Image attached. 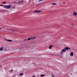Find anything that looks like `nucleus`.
Segmentation results:
<instances>
[{
    "mask_svg": "<svg viewBox=\"0 0 77 77\" xmlns=\"http://www.w3.org/2000/svg\"><path fill=\"white\" fill-rule=\"evenodd\" d=\"M20 3H22V2H23V1H20Z\"/></svg>",
    "mask_w": 77,
    "mask_h": 77,
    "instance_id": "b1692460",
    "label": "nucleus"
},
{
    "mask_svg": "<svg viewBox=\"0 0 77 77\" xmlns=\"http://www.w3.org/2000/svg\"><path fill=\"white\" fill-rule=\"evenodd\" d=\"M43 0H39V2H41L42 1H43Z\"/></svg>",
    "mask_w": 77,
    "mask_h": 77,
    "instance_id": "412c9836",
    "label": "nucleus"
},
{
    "mask_svg": "<svg viewBox=\"0 0 77 77\" xmlns=\"http://www.w3.org/2000/svg\"><path fill=\"white\" fill-rule=\"evenodd\" d=\"M4 48L3 47H2V48H0V51H3V49L2 48Z\"/></svg>",
    "mask_w": 77,
    "mask_h": 77,
    "instance_id": "1a4fd4ad",
    "label": "nucleus"
},
{
    "mask_svg": "<svg viewBox=\"0 0 77 77\" xmlns=\"http://www.w3.org/2000/svg\"><path fill=\"white\" fill-rule=\"evenodd\" d=\"M45 75H44V74H41V75H40V76L41 77H44V76Z\"/></svg>",
    "mask_w": 77,
    "mask_h": 77,
    "instance_id": "dca6fc26",
    "label": "nucleus"
},
{
    "mask_svg": "<svg viewBox=\"0 0 77 77\" xmlns=\"http://www.w3.org/2000/svg\"><path fill=\"white\" fill-rule=\"evenodd\" d=\"M6 3V2H3V4H4L5 3Z\"/></svg>",
    "mask_w": 77,
    "mask_h": 77,
    "instance_id": "4be33fe9",
    "label": "nucleus"
},
{
    "mask_svg": "<svg viewBox=\"0 0 77 77\" xmlns=\"http://www.w3.org/2000/svg\"><path fill=\"white\" fill-rule=\"evenodd\" d=\"M6 30H10V31H12V32H15V31H17V28L15 27H13L12 28V29H6Z\"/></svg>",
    "mask_w": 77,
    "mask_h": 77,
    "instance_id": "f03ea898",
    "label": "nucleus"
},
{
    "mask_svg": "<svg viewBox=\"0 0 77 77\" xmlns=\"http://www.w3.org/2000/svg\"><path fill=\"white\" fill-rule=\"evenodd\" d=\"M14 3H15V4H16V3H17V2H16V1H14Z\"/></svg>",
    "mask_w": 77,
    "mask_h": 77,
    "instance_id": "aec40b11",
    "label": "nucleus"
},
{
    "mask_svg": "<svg viewBox=\"0 0 77 77\" xmlns=\"http://www.w3.org/2000/svg\"><path fill=\"white\" fill-rule=\"evenodd\" d=\"M11 5H7L6 9H8L10 8H11Z\"/></svg>",
    "mask_w": 77,
    "mask_h": 77,
    "instance_id": "20e7f679",
    "label": "nucleus"
},
{
    "mask_svg": "<svg viewBox=\"0 0 77 77\" xmlns=\"http://www.w3.org/2000/svg\"><path fill=\"white\" fill-rule=\"evenodd\" d=\"M71 48L69 47H65L64 49H63L61 51V54H63V52H65L66 51H68L69 50H70Z\"/></svg>",
    "mask_w": 77,
    "mask_h": 77,
    "instance_id": "f257e3e1",
    "label": "nucleus"
},
{
    "mask_svg": "<svg viewBox=\"0 0 77 77\" xmlns=\"http://www.w3.org/2000/svg\"><path fill=\"white\" fill-rule=\"evenodd\" d=\"M41 12V11L35 10L33 12L34 13H39V12Z\"/></svg>",
    "mask_w": 77,
    "mask_h": 77,
    "instance_id": "39448f33",
    "label": "nucleus"
},
{
    "mask_svg": "<svg viewBox=\"0 0 77 77\" xmlns=\"http://www.w3.org/2000/svg\"><path fill=\"white\" fill-rule=\"evenodd\" d=\"M2 29V28H0V29Z\"/></svg>",
    "mask_w": 77,
    "mask_h": 77,
    "instance_id": "7c9ffc66",
    "label": "nucleus"
},
{
    "mask_svg": "<svg viewBox=\"0 0 77 77\" xmlns=\"http://www.w3.org/2000/svg\"><path fill=\"white\" fill-rule=\"evenodd\" d=\"M72 25H74V24H72Z\"/></svg>",
    "mask_w": 77,
    "mask_h": 77,
    "instance_id": "473e14b6",
    "label": "nucleus"
},
{
    "mask_svg": "<svg viewBox=\"0 0 77 77\" xmlns=\"http://www.w3.org/2000/svg\"><path fill=\"white\" fill-rule=\"evenodd\" d=\"M6 7L7 5H3V8H5V9H6Z\"/></svg>",
    "mask_w": 77,
    "mask_h": 77,
    "instance_id": "2eb2a0df",
    "label": "nucleus"
},
{
    "mask_svg": "<svg viewBox=\"0 0 77 77\" xmlns=\"http://www.w3.org/2000/svg\"><path fill=\"white\" fill-rule=\"evenodd\" d=\"M16 2H18V1L17 0H16Z\"/></svg>",
    "mask_w": 77,
    "mask_h": 77,
    "instance_id": "a878e982",
    "label": "nucleus"
},
{
    "mask_svg": "<svg viewBox=\"0 0 77 77\" xmlns=\"http://www.w3.org/2000/svg\"><path fill=\"white\" fill-rule=\"evenodd\" d=\"M5 41H8V42H11V41H12V40H8L6 39H5Z\"/></svg>",
    "mask_w": 77,
    "mask_h": 77,
    "instance_id": "423d86ee",
    "label": "nucleus"
},
{
    "mask_svg": "<svg viewBox=\"0 0 77 77\" xmlns=\"http://www.w3.org/2000/svg\"><path fill=\"white\" fill-rule=\"evenodd\" d=\"M73 15H75V16H76V17H77V13L76 12H74V14H73Z\"/></svg>",
    "mask_w": 77,
    "mask_h": 77,
    "instance_id": "0eeeda50",
    "label": "nucleus"
},
{
    "mask_svg": "<svg viewBox=\"0 0 77 77\" xmlns=\"http://www.w3.org/2000/svg\"><path fill=\"white\" fill-rule=\"evenodd\" d=\"M36 6H39V5H36Z\"/></svg>",
    "mask_w": 77,
    "mask_h": 77,
    "instance_id": "c756f323",
    "label": "nucleus"
},
{
    "mask_svg": "<svg viewBox=\"0 0 77 77\" xmlns=\"http://www.w3.org/2000/svg\"><path fill=\"white\" fill-rule=\"evenodd\" d=\"M34 63H33V64Z\"/></svg>",
    "mask_w": 77,
    "mask_h": 77,
    "instance_id": "72a5a7b5",
    "label": "nucleus"
},
{
    "mask_svg": "<svg viewBox=\"0 0 77 77\" xmlns=\"http://www.w3.org/2000/svg\"><path fill=\"white\" fill-rule=\"evenodd\" d=\"M0 6H3V5H0Z\"/></svg>",
    "mask_w": 77,
    "mask_h": 77,
    "instance_id": "5701e85b",
    "label": "nucleus"
},
{
    "mask_svg": "<svg viewBox=\"0 0 77 77\" xmlns=\"http://www.w3.org/2000/svg\"><path fill=\"white\" fill-rule=\"evenodd\" d=\"M23 48V47H20V48H17V49H18L19 50H21Z\"/></svg>",
    "mask_w": 77,
    "mask_h": 77,
    "instance_id": "9b49d317",
    "label": "nucleus"
},
{
    "mask_svg": "<svg viewBox=\"0 0 77 77\" xmlns=\"http://www.w3.org/2000/svg\"><path fill=\"white\" fill-rule=\"evenodd\" d=\"M11 72H12V71H13V70H11Z\"/></svg>",
    "mask_w": 77,
    "mask_h": 77,
    "instance_id": "bb28decb",
    "label": "nucleus"
},
{
    "mask_svg": "<svg viewBox=\"0 0 77 77\" xmlns=\"http://www.w3.org/2000/svg\"><path fill=\"white\" fill-rule=\"evenodd\" d=\"M15 8V6H14L13 7V6H11V9H14Z\"/></svg>",
    "mask_w": 77,
    "mask_h": 77,
    "instance_id": "4468645a",
    "label": "nucleus"
},
{
    "mask_svg": "<svg viewBox=\"0 0 77 77\" xmlns=\"http://www.w3.org/2000/svg\"><path fill=\"white\" fill-rule=\"evenodd\" d=\"M36 38V37H31L27 39L28 41H30V40H32V39H35Z\"/></svg>",
    "mask_w": 77,
    "mask_h": 77,
    "instance_id": "7ed1b4c3",
    "label": "nucleus"
},
{
    "mask_svg": "<svg viewBox=\"0 0 77 77\" xmlns=\"http://www.w3.org/2000/svg\"><path fill=\"white\" fill-rule=\"evenodd\" d=\"M23 73H22L21 74H20L19 75H23Z\"/></svg>",
    "mask_w": 77,
    "mask_h": 77,
    "instance_id": "6ab92c4d",
    "label": "nucleus"
},
{
    "mask_svg": "<svg viewBox=\"0 0 77 77\" xmlns=\"http://www.w3.org/2000/svg\"><path fill=\"white\" fill-rule=\"evenodd\" d=\"M1 67V65H0V68Z\"/></svg>",
    "mask_w": 77,
    "mask_h": 77,
    "instance_id": "2f4dec72",
    "label": "nucleus"
},
{
    "mask_svg": "<svg viewBox=\"0 0 77 77\" xmlns=\"http://www.w3.org/2000/svg\"><path fill=\"white\" fill-rule=\"evenodd\" d=\"M28 40L27 39H26L24 40L23 41H24V42H26V41H27Z\"/></svg>",
    "mask_w": 77,
    "mask_h": 77,
    "instance_id": "f8f14e48",
    "label": "nucleus"
},
{
    "mask_svg": "<svg viewBox=\"0 0 77 77\" xmlns=\"http://www.w3.org/2000/svg\"><path fill=\"white\" fill-rule=\"evenodd\" d=\"M53 47L52 45H50L49 48V49H51V47Z\"/></svg>",
    "mask_w": 77,
    "mask_h": 77,
    "instance_id": "ddd939ff",
    "label": "nucleus"
},
{
    "mask_svg": "<svg viewBox=\"0 0 77 77\" xmlns=\"http://www.w3.org/2000/svg\"><path fill=\"white\" fill-rule=\"evenodd\" d=\"M23 47V48H24V47H25V46H26V44H23L22 45Z\"/></svg>",
    "mask_w": 77,
    "mask_h": 77,
    "instance_id": "f3484780",
    "label": "nucleus"
},
{
    "mask_svg": "<svg viewBox=\"0 0 77 77\" xmlns=\"http://www.w3.org/2000/svg\"><path fill=\"white\" fill-rule=\"evenodd\" d=\"M21 3V2H20V1H19L18 2H16V4H17V5H19Z\"/></svg>",
    "mask_w": 77,
    "mask_h": 77,
    "instance_id": "6e6552de",
    "label": "nucleus"
},
{
    "mask_svg": "<svg viewBox=\"0 0 77 77\" xmlns=\"http://www.w3.org/2000/svg\"><path fill=\"white\" fill-rule=\"evenodd\" d=\"M63 4H66V3H63Z\"/></svg>",
    "mask_w": 77,
    "mask_h": 77,
    "instance_id": "cd10ccee",
    "label": "nucleus"
},
{
    "mask_svg": "<svg viewBox=\"0 0 77 77\" xmlns=\"http://www.w3.org/2000/svg\"><path fill=\"white\" fill-rule=\"evenodd\" d=\"M52 76L53 77H54V76L53 75H52Z\"/></svg>",
    "mask_w": 77,
    "mask_h": 77,
    "instance_id": "393cba45",
    "label": "nucleus"
},
{
    "mask_svg": "<svg viewBox=\"0 0 77 77\" xmlns=\"http://www.w3.org/2000/svg\"><path fill=\"white\" fill-rule=\"evenodd\" d=\"M32 77H35V76H32Z\"/></svg>",
    "mask_w": 77,
    "mask_h": 77,
    "instance_id": "c85d7f7f",
    "label": "nucleus"
},
{
    "mask_svg": "<svg viewBox=\"0 0 77 77\" xmlns=\"http://www.w3.org/2000/svg\"><path fill=\"white\" fill-rule=\"evenodd\" d=\"M70 55L71 56H73V52H72L70 54Z\"/></svg>",
    "mask_w": 77,
    "mask_h": 77,
    "instance_id": "9d476101",
    "label": "nucleus"
},
{
    "mask_svg": "<svg viewBox=\"0 0 77 77\" xmlns=\"http://www.w3.org/2000/svg\"><path fill=\"white\" fill-rule=\"evenodd\" d=\"M56 5V3H53L52 4V5Z\"/></svg>",
    "mask_w": 77,
    "mask_h": 77,
    "instance_id": "a211bd4d",
    "label": "nucleus"
}]
</instances>
